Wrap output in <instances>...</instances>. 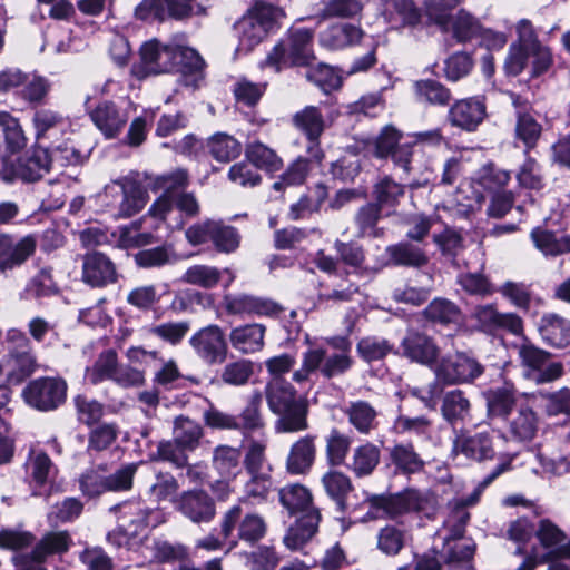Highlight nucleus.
<instances>
[{
  "instance_id": "obj_24",
  "label": "nucleus",
  "mask_w": 570,
  "mask_h": 570,
  "mask_svg": "<svg viewBox=\"0 0 570 570\" xmlns=\"http://www.w3.org/2000/svg\"><path fill=\"white\" fill-rule=\"evenodd\" d=\"M453 451L476 461L490 460L495 453L489 432L459 433L453 441Z\"/></svg>"
},
{
  "instance_id": "obj_22",
  "label": "nucleus",
  "mask_w": 570,
  "mask_h": 570,
  "mask_svg": "<svg viewBox=\"0 0 570 570\" xmlns=\"http://www.w3.org/2000/svg\"><path fill=\"white\" fill-rule=\"evenodd\" d=\"M316 436L304 435L296 440L288 451L285 468L292 475L307 474L316 460Z\"/></svg>"
},
{
  "instance_id": "obj_62",
  "label": "nucleus",
  "mask_w": 570,
  "mask_h": 570,
  "mask_svg": "<svg viewBox=\"0 0 570 570\" xmlns=\"http://www.w3.org/2000/svg\"><path fill=\"white\" fill-rule=\"evenodd\" d=\"M240 451L229 445H218L214 450L213 465L224 478L235 476L239 470Z\"/></svg>"
},
{
  "instance_id": "obj_53",
  "label": "nucleus",
  "mask_w": 570,
  "mask_h": 570,
  "mask_svg": "<svg viewBox=\"0 0 570 570\" xmlns=\"http://www.w3.org/2000/svg\"><path fill=\"white\" fill-rule=\"evenodd\" d=\"M386 253L394 265L421 267L429 262L423 249L405 242L387 246Z\"/></svg>"
},
{
  "instance_id": "obj_28",
  "label": "nucleus",
  "mask_w": 570,
  "mask_h": 570,
  "mask_svg": "<svg viewBox=\"0 0 570 570\" xmlns=\"http://www.w3.org/2000/svg\"><path fill=\"white\" fill-rule=\"evenodd\" d=\"M275 491V481L272 473L246 474L242 488L239 503L262 505L268 502Z\"/></svg>"
},
{
  "instance_id": "obj_16",
  "label": "nucleus",
  "mask_w": 570,
  "mask_h": 570,
  "mask_svg": "<svg viewBox=\"0 0 570 570\" xmlns=\"http://www.w3.org/2000/svg\"><path fill=\"white\" fill-rule=\"evenodd\" d=\"M37 244L35 234L16 239L10 234L0 233V269L4 272L21 266L35 254Z\"/></svg>"
},
{
  "instance_id": "obj_64",
  "label": "nucleus",
  "mask_w": 570,
  "mask_h": 570,
  "mask_svg": "<svg viewBox=\"0 0 570 570\" xmlns=\"http://www.w3.org/2000/svg\"><path fill=\"white\" fill-rule=\"evenodd\" d=\"M49 155L52 166L57 165L59 167L79 165L87 158V155L70 139L52 145L49 149Z\"/></svg>"
},
{
  "instance_id": "obj_58",
  "label": "nucleus",
  "mask_w": 570,
  "mask_h": 570,
  "mask_svg": "<svg viewBox=\"0 0 570 570\" xmlns=\"http://www.w3.org/2000/svg\"><path fill=\"white\" fill-rule=\"evenodd\" d=\"M118 357L115 350H106L101 352L91 367L86 370V377L92 384H97L105 380L112 381L117 367Z\"/></svg>"
},
{
  "instance_id": "obj_48",
  "label": "nucleus",
  "mask_w": 570,
  "mask_h": 570,
  "mask_svg": "<svg viewBox=\"0 0 570 570\" xmlns=\"http://www.w3.org/2000/svg\"><path fill=\"white\" fill-rule=\"evenodd\" d=\"M267 442L265 440L250 439L245 448L243 465L245 474L272 473L273 468L268 462Z\"/></svg>"
},
{
  "instance_id": "obj_38",
  "label": "nucleus",
  "mask_w": 570,
  "mask_h": 570,
  "mask_svg": "<svg viewBox=\"0 0 570 570\" xmlns=\"http://www.w3.org/2000/svg\"><path fill=\"white\" fill-rule=\"evenodd\" d=\"M32 125L37 140L49 139L57 132L62 131L67 126V119L59 112L39 108L32 116Z\"/></svg>"
},
{
  "instance_id": "obj_46",
  "label": "nucleus",
  "mask_w": 570,
  "mask_h": 570,
  "mask_svg": "<svg viewBox=\"0 0 570 570\" xmlns=\"http://www.w3.org/2000/svg\"><path fill=\"white\" fill-rule=\"evenodd\" d=\"M173 436L183 448L194 451L200 444L204 430L197 421L179 415L173 423Z\"/></svg>"
},
{
  "instance_id": "obj_8",
  "label": "nucleus",
  "mask_w": 570,
  "mask_h": 570,
  "mask_svg": "<svg viewBox=\"0 0 570 570\" xmlns=\"http://www.w3.org/2000/svg\"><path fill=\"white\" fill-rule=\"evenodd\" d=\"M484 372V366L473 356L456 352L442 357L434 366V374L444 384H468Z\"/></svg>"
},
{
  "instance_id": "obj_7",
  "label": "nucleus",
  "mask_w": 570,
  "mask_h": 570,
  "mask_svg": "<svg viewBox=\"0 0 570 570\" xmlns=\"http://www.w3.org/2000/svg\"><path fill=\"white\" fill-rule=\"evenodd\" d=\"M176 68L175 36L167 43L157 39L146 41L140 47V61L132 65L131 72L138 79H144L150 75L173 72Z\"/></svg>"
},
{
  "instance_id": "obj_32",
  "label": "nucleus",
  "mask_w": 570,
  "mask_h": 570,
  "mask_svg": "<svg viewBox=\"0 0 570 570\" xmlns=\"http://www.w3.org/2000/svg\"><path fill=\"white\" fill-rule=\"evenodd\" d=\"M265 326L261 324H246L233 328L229 341L236 351L242 354L258 352L264 346Z\"/></svg>"
},
{
  "instance_id": "obj_27",
  "label": "nucleus",
  "mask_w": 570,
  "mask_h": 570,
  "mask_svg": "<svg viewBox=\"0 0 570 570\" xmlns=\"http://www.w3.org/2000/svg\"><path fill=\"white\" fill-rule=\"evenodd\" d=\"M343 414L353 429L362 435H370L379 428V412L363 400L348 402L343 407Z\"/></svg>"
},
{
  "instance_id": "obj_20",
  "label": "nucleus",
  "mask_w": 570,
  "mask_h": 570,
  "mask_svg": "<svg viewBox=\"0 0 570 570\" xmlns=\"http://www.w3.org/2000/svg\"><path fill=\"white\" fill-rule=\"evenodd\" d=\"M116 265L100 252L88 253L82 259V281L91 287H104L116 283Z\"/></svg>"
},
{
  "instance_id": "obj_21",
  "label": "nucleus",
  "mask_w": 570,
  "mask_h": 570,
  "mask_svg": "<svg viewBox=\"0 0 570 570\" xmlns=\"http://www.w3.org/2000/svg\"><path fill=\"white\" fill-rule=\"evenodd\" d=\"M177 509L194 523H208L216 514L213 498L203 490L183 492Z\"/></svg>"
},
{
  "instance_id": "obj_40",
  "label": "nucleus",
  "mask_w": 570,
  "mask_h": 570,
  "mask_svg": "<svg viewBox=\"0 0 570 570\" xmlns=\"http://www.w3.org/2000/svg\"><path fill=\"white\" fill-rule=\"evenodd\" d=\"M265 393L268 407L273 413L302 400L297 397L296 390L282 377H273L266 385Z\"/></svg>"
},
{
  "instance_id": "obj_17",
  "label": "nucleus",
  "mask_w": 570,
  "mask_h": 570,
  "mask_svg": "<svg viewBox=\"0 0 570 570\" xmlns=\"http://www.w3.org/2000/svg\"><path fill=\"white\" fill-rule=\"evenodd\" d=\"M224 307L232 315L277 316L283 311L276 302L248 294H228L224 296Z\"/></svg>"
},
{
  "instance_id": "obj_60",
  "label": "nucleus",
  "mask_w": 570,
  "mask_h": 570,
  "mask_svg": "<svg viewBox=\"0 0 570 570\" xmlns=\"http://www.w3.org/2000/svg\"><path fill=\"white\" fill-rule=\"evenodd\" d=\"M381 217V208L376 204H366L355 215L358 237L377 238L383 236V229L377 227Z\"/></svg>"
},
{
  "instance_id": "obj_14",
  "label": "nucleus",
  "mask_w": 570,
  "mask_h": 570,
  "mask_svg": "<svg viewBox=\"0 0 570 570\" xmlns=\"http://www.w3.org/2000/svg\"><path fill=\"white\" fill-rule=\"evenodd\" d=\"M176 60L174 71L180 73V81L186 87L198 88L205 78L206 62L196 49L187 45L185 35L176 36Z\"/></svg>"
},
{
  "instance_id": "obj_56",
  "label": "nucleus",
  "mask_w": 570,
  "mask_h": 570,
  "mask_svg": "<svg viewBox=\"0 0 570 570\" xmlns=\"http://www.w3.org/2000/svg\"><path fill=\"white\" fill-rule=\"evenodd\" d=\"M294 126L306 137H321L325 130V119L320 108L306 106L293 116Z\"/></svg>"
},
{
  "instance_id": "obj_2",
  "label": "nucleus",
  "mask_w": 570,
  "mask_h": 570,
  "mask_svg": "<svg viewBox=\"0 0 570 570\" xmlns=\"http://www.w3.org/2000/svg\"><path fill=\"white\" fill-rule=\"evenodd\" d=\"M368 519H396L411 512L431 515L438 505L436 497L429 490L405 489L394 494H373L366 498Z\"/></svg>"
},
{
  "instance_id": "obj_52",
  "label": "nucleus",
  "mask_w": 570,
  "mask_h": 570,
  "mask_svg": "<svg viewBox=\"0 0 570 570\" xmlns=\"http://www.w3.org/2000/svg\"><path fill=\"white\" fill-rule=\"evenodd\" d=\"M414 94L417 101L431 106H448L451 91L441 82L432 79L419 80L414 83Z\"/></svg>"
},
{
  "instance_id": "obj_5",
  "label": "nucleus",
  "mask_w": 570,
  "mask_h": 570,
  "mask_svg": "<svg viewBox=\"0 0 570 570\" xmlns=\"http://www.w3.org/2000/svg\"><path fill=\"white\" fill-rule=\"evenodd\" d=\"M353 364L352 355L327 354L323 347L308 348L303 354L301 367L293 373V380L296 383H304L316 372L325 379H332L345 374Z\"/></svg>"
},
{
  "instance_id": "obj_10",
  "label": "nucleus",
  "mask_w": 570,
  "mask_h": 570,
  "mask_svg": "<svg viewBox=\"0 0 570 570\" xmlns=\"http://www.w3.org/2000/svg\"><path fill=\"white\" fill-rule=\"evenodd\" d=\"M49 149L36 147L26 155L19 157L10 168L0 171L3 181L11 183L20 179L32 183L42 178L51 168Z\"/></svg>"
},
{
  "instance_id": "obj_51",
  "label": "nucleus",
  "mask_w": 570,
  "mask_h": 570,
  "mask_svg": "<svg viewBox=\"0 0 570 570\" xmlns=\"http://www.w3.org/2000/svg\"><path fill=\"white\" fill-rule=\"evenodd\" d=\"M352 439L336 428L330 430L325 436V455L327 463L332 466H340L345 463L351 450Z\"/></svg>"
},
{
  "instance_id": "obj_30",
  "label": "nucleus",
  "mask_w": 570,
  "mask_h": 570,
  "mask_svg": "<svg viewBox=\"0 0 570 570\" xmlns=\"http://www.w3.org/2000/svg\"><path fill=\"white\" fill-rule=\"evenodd\" d=\"M118 512V530L125 535H138L146 527L149 510L140 502H124L112 507Z\"/></svg>"
},
{
  "instance_id": "obj_6",
  "label": "nucleus",
  "mask_w": 570,
  "mask_h": 570,
  "mask_svg": "<svg viewBox=\"0 0 570 570\" xmlns=\"http://www.w3.org/2000/svg\"><path fill=\"white\" fill-rule=\"evenodd\" d=\"M422 11L413 0H391L393 9L402 17L404 24L416 26L424 17L426 24H435L441 30L449 29L451 11L464 0H420Z\"/></svg>"
},
{
  "instance_id": "obj_33",
  "label": "nucleus",
  "mask_w": 570,
  "mask_h": 570,
  "mask_svg": "<svg viewBox=\"0 0 570 570\" xmlns=\"http://www.w3.org/2000/svg\"><path fill=\"white\" fill-rule=\"evenodd\" d=\"M274 414L277 415L275 430L278 433H297L308 429V405L305 400L288 405Z\"/></svg>"
},
{
  "instance_id": "obj_44",
  "label": "nucleus",
  "mask_w": 570,
  "mask_h": 570,
  "mask_svg": "<svg viewBox=\"0 0 570 570\" xmlns=\"http://www.w3.org/2000/svg\"><path fill=\"white\" fill-rule=\"evenodd\" d=\"M158 11L161 18H170L178 21L190 19L193 16H206L207 9L196 0H157Z\"/></svg>"
},
{
  "instance_id": "obj_39",
  "label": "nucleus",
  "mask_w": 570,
  "mask_h": 570,
  "mask_svg": "<svg viewBox=\"0 0 570 570\" xmlns=\"http://www.w3.org/2000/svg\"><path fill=\"white\" fill-rule=\"evenodd\" d=\"M539 419L529 406H521L509 423V436L517 442H529L538 432Z\"/></svg>"
},
{
  "instance_id": "obj_55",
  "label": "nucleus",
  "mask_w": 570,
  "mask_h": 570,
  "mask_svg": "<svg viewBox=\"0 0 570 570\" xmlns=\"http://www.w3.org/2000/svg\"><path fill=\"white\" fill-rule=\"evenodd\" d=\"M222 275L223 271L216 266L197 264L189 266L183 274L180 281L188 285L212 289L218 285Z\"/></svg>"
},
{
  "instance_id": "obj_42",
  "label": "nucleus",
  "mask_w": 570,
  "mask_h": 570,
  "mask_svg": "<svg viewBox=\"0 0 570 570\" xmlns=\"http://www.w3.org/2000/svg\"><path fill=\"white\" fill-rule=\"evenodd\" d=\"M458 42H468L478 38L481 33L480 21L469 11L461 9L455 14H450L449 29Z\"/></svg>"
},
{
  "instance_id": "obj_59",
  "label": "nucleus",
  "mask_w": 570,
  "mask_h": 570,
  "mask_svg": "<svg viewBox=\"0 0 570 570\" xmlns=\"http://www.w3.org/2000/svg\"><path fill=\"white\" fill-rule=\"evenodd\" d=\"M210 155L218 161L228 163L242 153V144L233 136L218 132L208 140Z\"/></svg>"
},
{
  "instance_id": "obj_43",
  "label": "nucleus",
  "mask_w": 570,
  "mask_h": 570,
  "mask_svg": "<svg viewBox=\"0 0 570 570\" xmlns=\"http://www.w3.org/2000/svg\"><path fill=\"white\" fill-rule=\"evenodd\" d=\"M390 459L396 471L414 474L423 470L424 461L412 443H397L390 450Z\"/></svg>"
},
{
  "instance_id": "obj_41",
  "label": "nucleus",
  "mask_w": 570,
  "mask_h": 570,
  "mask_svg": "<svg viewBox=\"0 0 570 570\" xmlns=\"http://www.w3.org/2000/svg\"><path fill=\"white\" fill-rule=\"evenodd\" d=\"M136 265L140 268H161L178 261V255L171 244L141 249L134 255Z\"/></svg>"
},
{
  "instance_id": "obj_25",
  "label": "nucleus",
  "mask_w": 570,
  "mask_h": 570,
  "mask_svg": "<svg viewBox=\"0 0 570 570\" xmlns=\"http://www.w3.org/2000/svg\"><path fill=\"white\" fill-rule=\"evenodd\" d=\"M367 35L358 26L352 23H336L320 33V43L331 50L344 49L362 43Z\"/></svg>"
},
{
  "instance_id": "obj_57",
  "label": "nucleus",
  "mask_w": 570,
  "mask_h": 570,
  "mask_svg": "<svg viewBox=\"0 0 570 570\" xmlns=\"http://www.w3.org/2000/svg\"><path fill=\"white\" fill-rule=\"evenodd\" d=\"M407 533L394 524L381 528L376 534V548L385 556L394 557L404 548Z\"/></svg>"
},
{
  "instance_id": "obj_4",
  "label": "nucleus",
  "mask_w": 570,
  "mask_h": 570,
  "mask_svg": "<svg viewBox=\"0 0 570 570\" xmlns=\"http://www.w3.org/2000/svg\"><path fill=\"white\" fill-rule=\"evenodd\" d=\"M315 60L313 32L306 28L291 29L267 53L263 67L276 72L293 67H309Z\"/></svg>"
},
{
  "instance_id": "obj_34",
  "label": "nucleus",
  "mask_w": 570,
  "mask_h": 570,
  "mask_svg": "<svg viewBox=\"0 0 570 570\" xmlns=\"http://www.w3.org/2000/svg\"><path fill=\"white\" fill-rule=\"evenodd\" d=\"M281 504L289 514H305L309 510L317 509L313 505L311 491L299 483L287 484L278 492Z\"/></svg>"
},
{
  "instance_id": "obj_45",
  "label": "nucleus",
  "mask_w": 570,
  "mask_h": 570,
  "mask_svg": "<svg viewBox=\"0 0 570 570\" xmlns=\"http://www.w3.org/2000/svg\"><path fill=\"white\" fill-rule=\"evenodd\" d=\"M334 248L340 259L347 266L353 267L362 276H370L379 272L380 268L368 267L365 264L364 248L353 242L336 240Z\"/></svg>"
},
{
  "instance_id": "obj_1",
  "label": "nucleus",
  "mask_w": 570,
  "mask_h": 570,
  "mask_svg": "<svg viewBox=\"0 0 570 570\" xmlns=\"http://www.w3.org/2000/svg\"><path fill=\"white\" fill-rule=\"evenodd\" d=\"M514 456H509L500 462L464 499H454L449 502V514L443 527L436 532L444 542L443 558L446 566L452 570H474L472 560L476 546L473 541L456 542L464 535L465 527L470 520L468 508L476 504L482 492L499 475L511 469Z\"/></svg>"
},
{
  "instance_id": "obj_9",
  "label": "nucleus",
  "mask_w": 570,
  "mask_h": 570,
  "mask_svg": "<svg viewBox=\"0 0 570 570\" xmlns=\"http://www.w3.org/2000/svg\"><path fill=\"white\" fill-rule=\"evenodd\" d=\"M67 384L61 379L40 377L28 383L22 396L32 407L40 411H51L66 400Z\"/></svg>"
},
{
  "instance_id": "obj_19",
  "label": "nucleus",
  "mask_w": 570,
  "mask_h": 570,
  "mask_svg": "<svg viewBox=\"0 0 570 570\" xmlns=\"http://www.w3.org/2000/svg\"><path fill=\"white\" fill-rule=\"evenodd\" d=\"M487 107L479 97L456 100L449 109L448 120L456 128L473 131L484 120Z\"/></svg>"
},
{
  "instance_id": "obj_50",
  "label": "nucleus",
  "mask_w": 570,
  "mask_h": 570,
  "mask_svg": "<svg viewBox=\"0 0 570 570\" xmlns=\"http://www.w3.org/2000/svg\"><path fill=\"white\" fill-rule=\"evenodd\" d=\"M322 484L327 495L335 501L338 510L346 509V500L353 491L351 479L340 471H328L322 476Z\"/></svg>"
},
{
  "instance_id": "obj_37",
  "label": "nucleus",
  "mask_w": 570,
  "mask_h": 570,
  "mask_svg": "<svg viewBox=\"0 0 570 570\" xmlns=\"http://www.w3.org/2000/svg\"><path fill=\"white\" fill-rule=\"evenodd\" d=\"M531 239L538 250L544 256H558L570 253V235L537 227L532 229Z\"/></svg>"
},
{
  "instance_id": "obj_26",
  "label": "nucleus",
  "mask_w": 570,
  "mask_h": 570,
  "mask_svg": "<svg viewBox=\"0 0 570 570\" xmlns=\"http://www.w3.org/2000/svg\"><path fill=\"white\" fill-rule=\"evenodd\" d=\"M318 509L309 510L308 513L299 515L284 535L283 542L289 550L302 549L317 532L321 522Z\"/></svg>"
},
{
  "instance_id": "obj_49",
  "label": "nucleus",
  "mask_w": 570,
  "mask_h": 570,
  "mask_svg": "<svg viewBox=\"0 0 570 570\" xmlns=\"http://www.w3.org/2000/svg\"><path fill=\"white\" fill-rule=\"evenodd\" d=\"M246 159L256 168L269 173L278 171L283 160L277 154L261 141L248 142L245 147Z\"/></svg>"
},
{
  "instance_id": "obj_35",
  "label": "nucleus",
  "mask_w": 570,
  "mask_h": 570,
  "mask_svg": "<svg viewBox=\"0 0 570 570\" xmlns=\"http://www.w3.org/2000/svg\"><path fill=\"white\" fill-rule=\"evenodd\" d=\"M539 332L544 342L556 347L570 344V322L554 313L542 316Z\"/></svg>"
},
{
  "instance_id": "obj_11",
  "label": "nucleus",
  "mask_w": 570,
  "mask_h": 570,
  "mask_svg": "<svg viewBox=\"0 0 570 570\" xmlns=\"http://www.w3.org/2000/svg\"><path fill=\"white\" fill-rule=\"evenodd\" d=\"M519 356L527 368V375L537 383H549L563 375V365L560 362H551L548 352L532 344H522L519 347Z\"/></svg>"
},
{
  "instance_id": "obj_36",
  "label": "nucleus",
  "mask_w": 570,
  "mask_h": 570,
  "mask_svg": "<svg viewBox=\"0 0 570 570\" xmlns=\"http://www.w3.org/2000/svg\"><path fill=\"white\" fill-rule=\"evenodd\" d=\"M381 450L377 445L365 442L354 448L351 462L347 468L356 478L371 475L380 463Z\"/></svg>"
},
{
  "instance_id": "obj_3",
  "label": "nucleus",
  "mask_w": 570,
  "mask_h": 570,
  "mask_svg": "<svg viewBox=\"0 0 570 570\" xmlns=\"http://www.w3.org/2000/svg\"><path fill=\"white\" fill-rule=\"evenodd\" d=\"M284 17L285 12L282 8L265 1H256L234 24L238 38L237 50L252 51L269 33L279 29Z\"/></svg>"
},
{
  "instance_id": "obj_29",
  "label": "nucleus",
  "mask_w": 570,
  "mask_h": 570,
  "mask_svg": "<svg viewBox=\"0 0 570 570\" xmlns=\"http://www.w3.org/2000/svg\"><path fill=\"white\" fill-rule=\"evenodd\" d=\"M515 389L511 383L492 387L483 393L487 403V416L489 419H505L515 406Z\"/></svg>"
},
{
  "instance_id": "obj_13",
  "label": "nucleus",
  "mask_w": 570,
  "mask_h": 570,
  "mask_svg": "<svg viewBox=\"0 0 570 570\" xmlns=\"http://www.w3.org/2000/svg\"><path fill=\"white\" fill-rule=\"evenodd\" d=\"M177 209L180 219L177 227L183 228L186 220L196 218L200 214V204L193 193L181 191L174 197L161 195L149 208V214L156 218L166 220Z\"/></svg>"
},
{
  "instance_id": "obj_63",
  "label": "nucleus",
  "mask_w": 570,
  "mask_h": 570,
  "mask_svg": "<svg viewBox=\"0 0 570 570\" xmlns=\"http://www.w3.org/2000/svg\"><path fill=\"white\" fill-rule=\"evenodd\" d=\"M356 351L363 361L372 363L387 356L393 351V344L380 336H365L358 341Z\"/></svg>"
},
{
  "instance_id": "obj_31",
  "label": "nucleus",
  "mask_w": 570,
  "mask_h": 570,
  "mask_svg": "<svg viewBox=\"0 0 570 570\" xmlns=\"http://www.w3.org/2000/svg\"><path fill=\"white\" fill-rule=\"evenodd\" d=\"M441 414L454 428L465 422L471 416V402L465 392L459 389L445 392L442 396Z\"/></svg>"
},
{
  "instance_id": "obj_12",
  "label": "nucleus",
  "mask_w": 570,
  "mask_h": 570,
  "mask_svg": "<svg viewBox=\"0 0 570 570\" xmlns=\"http://www.w3.org/2000/svg\"><path fill=\"white\" fill-rule=\"evenodd\" d=\"M197 356L206 364H219L226 360L227 343L218 325H208L196 332L189 340Z\"/></svg>"
},
{
  "instance_id": "obj_47",
  "label": "nucleus",
  "mask_w": 570,
  "mask_h": 570,
  "mask_svg": "<svg viewBox=\"0 0 570 570\" xmlns=\"http://www.w3.org/2000/svg\"><path fill=\"white\" fill-rule=\"evenodd\" d=\"M72 538L66 530L46 532L35 546V553L40 560L55 554L66 553L72 546Z\"/></svg>"
},
{
  "instance_id": "obj_23",
  "label": "nucleus",
  "mask_w": 570,
  "mask_h": 570,
  "mask_svg": "<svg viewBox=\"0 0 570 570\" xmlns=\"http://www.w3.org/2000/svg\"><path fill=\"white\" fill-rule=\"evenodd\" d=\"M26 478L33 489L35 495L42 494L45 488L53 478L56 466L49 455L42 450L31 449L24 462Z\"/></svg>"
},
{
  "instance_id": "obj_15",
  "label": "nucleus",
  "mask_w": 570,
  "mask_h": 570,
  "mask_svg": "<svg viewBox=\"0 0 570 570\" xmlns=\"http://www.w3.org/2000/svg\"><path fill=\"white\" fill-rule=\"evenodd\" d=\"M400 348L404 357L425 366H435L440 356V347L434 338L417 330L406 332Z\"/></svg>"
},
{
  "instance_id": "obj_18",
  "label": "nucleus",
  "mask_w": 570,
  "mask_h": 570,
  "mask_svg": "<svg viewBox=\"0 0 570 570\" xmlns=\"http://www.w3.org/2000/svg\"><path fill=\"white\" fill-rule=\"evenodd\" d=\"M90 119L107 139L116 138L129 120L127 109L112 101L98 104L90 112Z\"/></svg>"
},
{
  "instance_id": "obj_54",
  "label": "nucleus",
  "mask_w": 570,
  "mask_h": 570,
  "mask_svg": "<svg viewBox=\"0 0 570 570\" xmlns=\"http://www.w3.org/2000/svg\"><path fill=\"white\" fill-rule=\"evenodd\" d=\"M263 395L259 391H255L247 400L246 406L237 417L239 431L244 434L255 432L264 428L265 423L261 413Z\"/></svg>"
},
{
  "instance_id": "obj_61",
  "label": "nucleus",
  "mask_w": 570,
  "mask_h": 570,
  "mask_svg": "<svg viewBox=\"0 0 570 570\" xmlns=\"http://www.w3.org/2000/svg\"><path fill=\"white\" fill-rule=\"evenodd\" d=\"M0 127L8 150L17 153L26 147L27 137L17 118L9 112L0 111Z\"/></svg>"
}]
</instances>
